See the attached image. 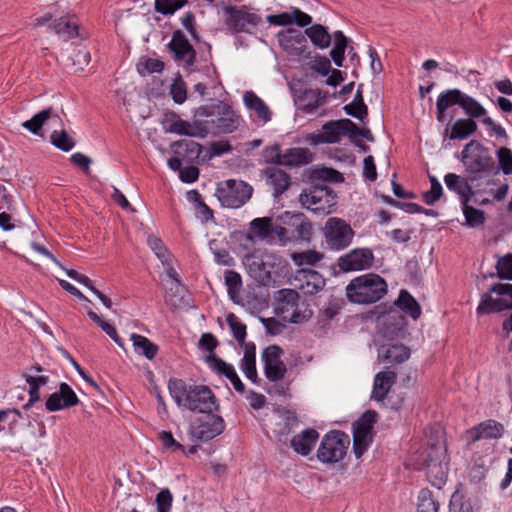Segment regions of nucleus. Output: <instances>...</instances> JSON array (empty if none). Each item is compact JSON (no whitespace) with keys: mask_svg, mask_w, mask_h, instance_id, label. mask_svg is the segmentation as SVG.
<instances>
[{"mask_svg":"<svg viewBox=\"0 0 512 512\" xmlns=\"http://www.w3.org/2000/svg\"><path fill=\"white\" fill-rule=\"evenodd\" d=\"M299 201L304 208L327 215L336 203V195L326 186H313L300 194Z\"/></svg>","mask_w":512,"mask_h":512,"instance_id":"nucleus-9","label":"nucleus"},{"mask_svg":"<svg viewBox=\"0 0 512 512\" xmlns=\"http://www.w3.org/2000/svg\"><path fill=\"white\" fill-rule=\"evenodd\" d=\"M49 119L61 121L58 115L53 114L52 108H47L35 114L31 119L23 122L22 126L31 133L38 134L44 123Z\"/></svg>","mask_w":512,"mask_h":512,"instance_id":"nucleus-40","label":"nucleus"},{"mask_svg":"<svg viewBox=\"0 0 512 512\" xmlns=\"http://www.w3.org/2000/svg\"><path fill=\"white\" fill-rule=\"evenodd\" d=\"M225 284L230 298L234 300L239 295L242 288L240 274L233 270H227L225 272Z\"/></svg>","mask_w":512,"mask_h":512,"instance_id":"nucleus-52","label":"nucleus"},{"mask_svg":"<svg viewBox=\"0 0 512 512\" xmlns=\"http://www.w3.org/2000/svg\"><path fill=\"white\" fill-rule=\"evenodd\" d=\"M226 25L234 32L250 33L261 22V17L249 6H226Z\"/></svg>","mask_w":512,"mask_h":512,"instance_id":"nucleus-10","label":"nucleus"},{"mask_svg":"<svg viewBox=\"0 0 512 512\" xmlns=\"http://www.w3.org/2000/svg\"><path fill=\"white\" fill-rule=\"evenodd\" d=\"M189 0H155V11L163 15H172L184 7Z\"/></svg>","mask_w":512,"mask_h":512,"instance_id":"nucleus-51","label":"nucleus"},{"mask_svg":"<svg viewBox=\"0 0 512 512\" xmlns=\"http://www.w3.org/2000/svg\"><path fill=\"white\" fill-rule=\"evenodd\" d=\"M324 235L331 249L341 250L348 247L354 237V231L345 220L337 217L328 218L324 226Z\"/></svg>","mask_w":512,"mask_h":512,"instance_id":"nucleus-11","label":"nucleus"},{"mask_svg":"<svg viewBox=\"0 0 512 512\" xmlns=\"http://www.w3.org/2000/svg\"><path fill=\"white\" fill-rule=\"evenodd\" d=\"M335 45L330 52V56L336 66L342 67L344 62V53L347 47V38L342 31L334 33Z\"/></svg>","mask_w":512,"mask_h":512,"instance_id":"nucleus-46","label":"nucleus"},{"mask_svg":"<svg viewBox=\"0 0 512 512\" xmlns=\"http://www.w3.org/2000/svg\"><path fill=\"white\" fill-rule=\"evenodd\" d=\"M318 438L319 433L315 429L309 428L292 437L290 444L297 454L307 456L313 450Z\"/></svg>","mask_w":512,"mask_h":512,"instance_id":"nucleus-27","label":"nucleus"},{"mask_svg":"<svg viewBox=\"0 0 512 512\" xmlns=\"http://www.w3.org/2000/svg\"><path fill=\"white\" fill-rule=\"evenodd\" d=\"M325 98L318 89H305L295 98V104L298 109L311 113L324 103Z\"/></svg>","mask_w":512,"mask_h":512,"instance_id":"nucleus-30","label":"nucleus"},{"mask_svg":"<svg viewBox=\"0 0 512 512\" xmlns=\"http://www.w3.org/2000/svg\"><path fill=\"white\" fill-rule=\"evenodd\" d=\"M147 243L151 250L155 253L157 258L164 264H170V254L166 247L164 246L162 240L156 236H149L147 239Z\"/></svg>","mask_w":512,"mask_h":512,"instance_id":"nucleus-53","label":"nucleus"},{"mask_svg":"<svg viewBox=\"0 0 512 512\" xmlns=\"http://www.w3.org/2000/svg\"><path fill=\"white\" fill-rule=\"evenodd\" d=\"M168 389L179 407L192 412L211 414L219 408L215 394L206 385H187L181 379H171Z\"/></svg>","mask_w":512,"mask_h":512,"instance_id":"nucleus-1","label":"nucleus"},{"mask_svg":"<svg viewBox=\"0 0 512 512\" xmlns=\"http://www.w3.org/2000/svg\"><path fill=\"white\" fill-rule=\"evenodd\" d=\"M350 439L341 431H331L324 435L317 449V459L324 464L341 461L347 452Z\"/></svg>","mask_w":512,"mask_h":512,"instance_id":"nucleus-5","label":"nucleus"},{"mask_svg":"<svg viewBox=\"0 0 512 512\" xmlns=\"http://www.w3.org/2000/svg\"><path fill=\"white\" fill-rule=\"evenodd\" d=\"M289 226L294 233V241H309L312 235L311 223L302 215L295 214L290 218Z\"/></svg>","mask_w":512,"mask_h":512,"instance_id":"nucleus-36","label":"nucleus"},{"mask_svg":"<svg viewBox=\"0 0 512 512\" xmlns=\"http://www.w3.org/2000/svg\"><path fill=\"white\" fill-rule=\"evenodd\" d=\"M206 361L216 373L229 379L238 393L242 394L245 392V386L232 364L225 362L215 354L209 355Z\"/></svg>","mask_w":512,"mask_h":512,"instance_id":"nucleus-23","label":"nucleus"},{"mask_svg":"<svg viewBox=\"0 0 512 512\" xmlns=\"http://www.w3.org/2000/svg\"><path fill=\"white\" fill-rule=\"evenodd\" d=\"M134 350L137 354L145 356L147 359L152 360L158 353V346L154 344L147 337L137 333L130 335Z\"/></svg>","mask_w":512,"mask_h":512,"instance_id":"nucleus-37","label":"nucleus"},{"mask_svg":"<svg viewBox=\"0 0 512 512\" xmlns=\"http://www.w3.org/2000/svg\"><path fill=\"white\" fill-rule=\"evenodd\" d=\"M189 194L192 195L190 199L197 203V216L204 222H208L209 220L213 219V211L202 201L201 195L195 190L191 191Z\"/></svg>","mask_w":512,"mask_h":512,"instance_id":"nucleus-60","label":"nucleus"},{"mask_svg":"<svg viewBox=\"0 0 512 512\" xmlns=\"http://www.w3.org/2000/svg\"><path fill=\"white\" fill-rule=\"evenodd\" d=\"M252 233L242 234L243 240L254 244L255 238L259 240H267L274 233L272 219L269 217L255 218L250 222Z\"/></svg>","mask_w":512,"mask_h":512,"instance_id":"nucleus-25","label":"nucleus"},{"mask_svg":"<svg viewBox=\"0 0 512 512\" xmlns=\"http://www.w3.org/2000/svg\"><path fill=\"white\" fill-rule=\"evenodd\" d=\"M497 276L501 279L512 280V254L500 257L496 264Z\"/></svg>","mask_w":512,"mask_h":512,"instance_id":"nucleus-59","label":"nucleus"},{"mask_svg":"<svg viewBox=\"0 0 512 512\" xmlns=\"http://www.w3.org/2000/svg\"><path fill=\"white\" fill-rule=\"evenodd\" d=\"M387 293V283L378 274L367 273L352 279L346 286L348 300L356 304H372Z\"/></svg>","mask_w":512,"mask_h":512,"instance_id":"nucleus-3","label":"nucleus"},{"mask_svg":"<svg viewBox=\"0 0 512 512\" xmlns=\"http://www.w3.org/2000/svg\"><path fill=\"white\" fill-rule=\"evenodd\" d=\"M79 398L74 390L65 382L60 383L59 390L49 395L45 408L49 412H56L65 408L76 406Z\"/></svg>","mask_w":512,"mask_h":512,"instance_id":"nucleus-18","label":"nucleus"},{"mask_svg":"<svg viewBox=\"0 0 512 512\" xmlns=\"http://www.w3.org/2000/svg\"><path fill=\"white\" fill-rule=\"evenodd\" d=\"M291 258L297 266H314L323 259V255L315 250H307L303 252L293 253L291 255Z\"/></svg>","mask_w":512,"mask_h":512,"instance_id":"nucleus-50","label":"nucleus"},{"mask_svg":"<svg viewBox=\"0 0 512 512\" xmlns=\"http://www.w3.org/2000/svg\"><path fill=\"white\" fill-rule=\"evenodd\" d=\"M163 124L168 133L199 138L207 136V130L202 126L201 118L188 122L181 119L176 113H170L166 115Z\"/></svg>","mask_w":512,"mask_h":512,"instance_id":"nucleus-13","label":"nucleus"},{"mask_svg":"<svg viewBox=\"0 0 512 512\" xmlns=\"http://www.w3.org/2000/svg\"><path fill=\"white\" fill-rule=\"evenodd\" d=\"M448 463L443 445H431L424 452V466L428 480L438 489L447 479Z\"/></svg>","mask_w":512,"mask_h":512,"instance_id":"nucleus-7","label":"nucleus"},{"mask_svg":"<svg viewBox=\"0 0 512 512\" xmlns=\"http://www.w3.org/2000/svg\"><path fill=\"white\" fill-rule=\"evenodd\" d=\"M503 432L504 426L490 419L467 431V435L472 442H476L481 439H498L503 435Z\"/></svg>","mask_w":512,"mask_h":512,"instance_id":"nucleus-24","label":"nucleus"},{"mask_svg":"<svg viewBox=\"0 0 512 512\" xmlns=\"http://www.w3.org/2000/svg\"><path fill=\"white\" fill-rule=\"evenodd\" d=\"M374 262V254L369 248H355L338 259L341 271L351 272L369 269Z\"/></svg>","mask_w":512,"mask_h":512,"instance_id":"nucleus-15","label":"nucleus"},{"mask_svg":"<svg viewBox=\"0 0 512 512\" xmlns=\"http://www.w3.org/2000/svg\"><path fill=\"white\" fill-rule=\"evenodd\" d=\"M243 349L244 355L240 360L239 367L246 378L252 382H256L258 379L256 369V346L253 342H248V344L244 345Z\"/></svg>","mask_w":512,"mask_h":512,"instance_id":"nucleus-33","label":"nucleus"},{"mask_svg":"<svg viewBox=\"0 0 512 512\" xmlns=\"http://www.w3.org/2000/svg\"><path fill=\"white\" fill-rule=\"evenodd\" d=\"M462 162L467 172L471 174L490 172L495 166L489 149L475 140L465 145L462 151Z\"/></svg>","mask_w":512,"mask_h":512,"instance_id":"nucleus-8","label":"nucleus"},{"mask_svg":"<svg viewBox=\"0 0 512 512\" xmlns=\"http://www.w3.org/2000/svg\"><path fill=\"white\" fill-rule=\"evenodd\" d=\"M227 324L230 327L234 338L238 342V344L241 347H244L245 344H248V342H245L246 338V325L243 324L240 319L233 313H229L227 315Z\"/></svg>","mask_w":512,"mask_h":512,"instance_id":"nucleus-49","label":"nucleus"},{"mask_svg":"<svg viewBox=\"0 0 512 512\" xmlns=\"http://www.w3.org/2000/svg\"><path fill=\"white\" fill-rule=\"evenodd\" d=\"M312 160V154L307 148H289L282 154L281 165L297 166L308 164Z\"/></svg>","mask_w":512,"mask_h":512,"instance_id":"nucleus-35","label":"nucleus"},{"mask_svg":"<svg viewBox=\"0 0 512 512\" xmlns=\"http://www.w3.org/2000/svg\"><path fill=\"white\" fill-rule=\"evenodd\" d=\"M439 502L433 493L427 489H421L418 494L417 512H438Z\"/></svg>","mask_w":512,"mask_h":512,"instance_id":"nucleus-44","label":"nucleus"},{"mask_svg":"<svg viewBox=\"0 0 512 512\" xmlns=\"http://www.w3.org/2000/svg\"><path fill=\"white\" fill-rule=\"evenodd\" d=\"M295 287L306 295H313L321 291L325 286L323 276L311 269H300L294 277Z\"/></svg>","mask_w":512,"mask_h":512,"instance_id":"nucleus-20","label":"nucleus"},{"mask_svg":"<svg viewBox=\"0 0 512 512\" xmlns=\"http://www.w3.org/2000/svg\"><path fill=\"white\" fill-rule=\"evenodd\" d=\"M243 102L246 108L254 112L256 117L263 123L271 120L272 113L265 102L253 91H246L243 95Z\"/></svg>","mask_w":512,"mask_h":512,"instance_id":"nucleus-31","label":"nucleus"},{"mask_svg":"<svg viewBox=\"0 0 512 512\" xmlns=\"http://www.w3.org/2000/svg\"><path fill=\"white\" fill-rule=\"evenodd\" d=\"M51 143L58 149L68 152L75 146V141L67 134L65 130L53 131Z\"/></svg>","mask_w":512,"mask_h":512,"instance_id":"nucleus-55","label":"nucleus"},{"mask_svg":"<svg viewBox=\"0 0 512 512\" xmlns=\"http://www.w3.org/2000/svg\"><path fill=\"white\" fill-rule=\"evenodd\" d=\"M169 50L174 55V60L185 69H190L196 59V51L189 43L181 30L173 32L172 39L168 44Z\"/></svg>","mask_w":512,"mask_h":512,"instance_id":"nucleus-14","label":"nucleus"},{"mask_svg":"<svg viewBox=\"0 0 512 512\" xmlns=\"http://www.w3.org/2000/svg\"><path fill=\"white\" fill-rule=\"evenodd\" d=\"M463 96L464 92H462L460 89H448L440 93L436 103L448 110L454 105L461 106Z\"/></svg>","mask_w":512,"mask_h":512,"instance_id":"nucleus-48","label":"nucleus"},{"mask_svg":"<svg viewBox=\"0 0 512 512\" xmlns=\"http://www.w3.org/2000/svg\"><path fill=\"white\" fill-rule=\"evenodd\" d=\"M277 38L280 47L290 56L300 57L304 55L307 49L306 36L296 29L289 28L281 31Z\"/></svg>","mask_w":512,"mask_h":512,"instance_id":"nucleus-17","label":"nucleus"},{"mask_svg":"<svg viewBox=\"0 0 512 512\" xmlns=\"http://www.w3.org/2000/svg\"><path fill=\"white\" fill-rule=\"evenodd\" d=\"M431 188L429 191L423 193V200L427 205H433L437 202L443 194L441 183L435 176H430Z\"/></svg>","mask_w":512,"mask_h":512,"instance_id":"nucleus-58","label":"nucleus"},{"mask_svg":"<svg viewBox=\"0 0 512 512\" xmlns=\"http://www.w3.org/2000/svg\"><path fill=\"white\" fill-rule=\"evenodd\" d=\"M342 125V119L327 122L320 133L312 136V143L315 145L339 143L343 136Z\"/></svg>","mask_w":512,"mask_h":512,"instance_id":"nucleus-26","label":"nucleus"},{"mask_svg":"<svg viewBox=\"0 0 512 512\" xmlns=\"http://www.w3.org/2000/svg\"><path fill=\"white\" fill-rule=\"evenodd\" d=\"M396 380V373L390 370L381 371L374 378L372 398L382 401L387 396L390 388Z\"/></svg>","mask_w":512,"mask_h":512,"instance_id":"nucleus-32","label":"nucleus"},{"mask_svg":"<svg viewBox=\"0 0 512 512\" xmlns=\"http://www.w3.org/2000/svg\"><path fill=\"white\" fill-rule=\"evenodd\" d=\"M247 270L249 275L259 284L265 285L271 279L270 271L267 269L265 263L260 259H248Z\"/></svg>","mask_w":512,"mask_h":512,"instance_id":"nucleus-43","label":"nucleus"},{"mask_svg":"<svg viewBox=\"0 0 512 512\" xmlns=\"http://www.w3.org/2000/svg\"><path fill=\"white\" fill-rule=\"evenodd\" d=\"M477 130V123L470 118L457 119L452 127L449 139H465Z\"/></svg>","mask_w":512,"mask_h":512,"instance_id":"nucleus-39","label":"nucleus"},{"mask_svg":"<svg viewBox=\"0 0 512 512\" xmlns=\"http://www.w3.org/2000/svg\"><path fill=\"white\" fill-rule=\"evenodd\" d=\"M267 21L276 26L296 24L298 27H307L312 23V17L297 7H290L289 11L275 15H268Z\"/></svg>","mask_w":512,"mask_h":512,"instance_id":"nucleus-21","label":"nucleus"},{"mask_svg":"<svg viewBox=\"0 0 512 512\" xmlns=\"http://www.w3.org/2000/svg\"><path fill=\"white\" fill-rule=\"evenodd\" d=\"M376 418L375 411H366L353 425V452L357 459L365 453L372 441L371 432Z\"/></svg>","mask_w":512,"mask_h":512,"instance_id":"nucleus-12","label":"nucleus"},{"mask_svg":"<svg viewBox=\"0 0 512 512\" xmlns=\"http://www.w3.org/2000/svg\"><path fill=\"white\" fill-rule=\"evenodd\" d=\"M225 429V422L221 416L208 414L205 420L192 427V436L201 441H208L220 435Z\"/></svg>","mask_w":512,"mask_h":512,"instance_id":"nucleus-19","label":"nucleus"},{"mask_svg":"<svg viewBox=\"0 0 512 512\" xmlns=\"http://www.w3.org/2000/svg\"><path fill=\"white\" fill-rule=\"evenodd\" d=\"M282 354L283 350L276 345H271L262 352L265 376L271 382L281 381L287 372L286 365L281 360Z\"/></svg>","mask_w":512,"mask_h":512,"instance_id":"nucleus-16","label":"nucleus"},{"mask_svg":"<svg viewBox=\"0 0 512 512\" xmlns=\"http://www.w3.org/2000/svg\"><path fill=\"white\" fill-rule=\"evenodd\" d=\"M253 188L242 180L228 179L219 182L215 196L223 207L239 208L252 196Z\"/></svg>","mask_w":512,"mask_h":512,"instance_id":"nucleus-4","label":"nucleus"},{"mask_svg":"<svg viewBox=\"0 0 512 512\" xmlns=\"http://www.w3.org/2000/svg\"><path fill=\"white\" fill-rule=\"evenodd\" d=\"M172 150L177 155H182L188 160L196 159L200 156L202 146L192 140H179L171 145Z\"/></svg>","mask_w":512,"mask_h":512,"instance_id":"nucleus-41","label":"nucleus"},{"mask_svg":"<svg viewBox=\"0 0 512 512\" xmlns=\"http://www.w3.org/2000/svg\"><path fill=\"white\" fill-rule=\"evenodd\" d=\"M266 183L273 189L275 197L284 193L290 186V176L283 170L276 167H268L262 171Z\"/></svg>","mask_w":512,"mask_h":512,"instance_id":"nucleus-28","label":"nucleus"},{"mask_svg":"<svg viewBox=\"0 0 512 512\" xmlns=\"http://www.w3.org/2000/svg\"><path fill=\"white\" fill-rule=\"evenodd\" d=\"M304 35L308 36L312 44L319 49H325L329 47L331 43V35L327 29L320 24L306 28Z\"/></svg>","mask_w":512,"mask_h":512,"instance_id":"nucleus-38","label":"nucleus"},{"mask_svg":"<svg viewBox=\"0 0 512 512\" xmlns=\"http://www.w3.org/2000/svg\"><path fill=\"white\" fill-rule=\"evenodd\" d=\"M158 440L160 441L162 447L169 451H177L183 450V446L174 439L172 433L170 431H160L158 432Z\"/></svg>","mask_w":512,"mask_h":512,"instance_id":"nucleus-63","label":"nucleus"},{"mask_svg":"<svg viewBox=\"0 0 512 512\" xmlns=\"http://www.w3.org/2000/svg\"><path fill=\"white\" fill-rule=\"evenodd\" d=\"M50 28L64 41L71 40L79 35L77 22L69 16L55 19Z\"/></svg>","mask_w":512,"mask_h":512,"instance_id":"nucleus-34","label":"nucleus"},{"mask_svg":"<svg viewBox=\"0 0 512 512\" xmlns=\"http://www.w3.org/2000/svg\"><path fill=\"white\" fill-rule=\"evenodd\" d=\"M170 95L177 104H182L187 99V86L180 75L174 78L170 85Z\"/></svg>","mask_w":512,"mask_h":512,"instance_id":"nucleus-54","label":"nucleus"},{"mask_svg":"<svg viewBox=\"0 0 512 512\" xmlns=\"http://www.w3.org/2000/svg\"><path fill=\"white\" fill-rule=\"evenodd\" d=\"M499 169L505 175L512 174V151L507 147H501L497 151Z\"/></svg>","mask_w":512,"mask_h":512,"instance_id":"nucleus-61","label":"nucleus"},{"mask_svg":"<svg viewBox=\"0 0 512 512\" xmlns=\"http://www.w3.org/2000/svg\"><path fill=\"white\" fill-rule=\"evenodd\" d=\"M173 502V495L169 489H162L156 495V506L158 512H170Z\"/></svg>","mask_w":512,"mask_h":512,"instance_id":"nucleus-62","label":"nucleus"},{"mask_svg":"<svg viewBox=\"0 0 512 512\" xmlns=\"http://www.w3.org/2000/svg\"><path fill=\"white\" fill-rule=\"evenodd\" d=\"M468 203L469 202L462 203V210L467 226L472 228L482 226L485 222V213L480 209L470 206Z\"/></svg>","mask_w":512,"mask_h":512,"instance_id":"nucleus-47","label":"nucleus"},{"mask_svg":"<svg viewBox=\"0 0 512 512\" xmlns=\"http://www.w3.org/2000/svg\"><path fill=\"white\" fill-rule=\"evenodd\" d=\"M444 182L450 191L460 196L461 203L469 202L474 196V190L466 178L454 173H448L444 176Z\"/></svg>","mask_w":512,"mask_h":512,"instance_id":"nucleus-29","label":"nucleus"},{"mask_svg":"<svg viewBox=\"0 0 512 512\" xmlns=\"http://www.w3.org/2000/svg\"><path fill=\"white\" fill-rule=\"evenodd\" d=\"M279 294L282 301L281 310L283 313H289L290 308H294L299 304L300 297L297 291L292 289H283L279 291Z\"/></svg>","mask_w":512,"mask_h":512,"instance_id":"nucleus-57","label":"nucleus"},{"mask_svg":"<svg viewBox=\"0 0 512 512\" xmlns=\"http://www.w3.org/2000/svg\"><path fill=\"white\" fill-rule=\"evenodd\" d=\"M195 117L201 118V124L208 134H228L238 129L241 118L224 102L199 107Z\"/></svg>","mask_w":512,"mask_h":512,"instance_id":"nucleus-2","label":"nucleus"},{"mask_svg":"<svg viewBox=\"0 0 512 512\" xmlns=\"http://www.w3.org/2000/svg\"><path fill=\"white\" fill-rule=\"evenodd\" d=\"M449 512H474L469 500L463 494L455 491L450 499Z\"/></svg>","mask_w":512,"mask_h":512,"instance_id":"nucleus-56","label":"nucleus"},{"mask_svg":"<svg viewBox=\"0 0 512 512\" xmlns=\"http://www.w3.org/2000/svg\"><path fill=\"white\" fill-rule=\"evenodd\" d=\"M395 304L404 312L409 314L414 320L421 315V307L413 296L406 290H401Z\"/></svg>","mask_w":512,"mask_h":512,"instance_id":"nucleus-42","label":"nucleus"},{"mask_svg":"<svg viewBox=\"0 0 512 512\" xmlns=\"http://www.w3.org/2000/svg\"><path fill=\"white\" fill-rule=\"evenodd\" d=\"M512 309V284L498 283L482 294L477 314L484 315Z\"/></svg>","mask_w":512,"mask_h":512,"instance_id":"nucleus-6","label":"nucleus"},{"mask_svg":"<svg viewBox=\"0 0 512 512\" xmlns=\"http://www.w3.org/2000/svg\"><path fill=\"white\" fill-rule=\"evenodd\" d=\"M465 114L470 118H480L486 115V109L475 98L464 93L461 106Z\"/></svg>","mask_w":512,"mask_h":512,"instance_id":"nucleus-45","label":"nucleus"},{"mask_svg":"<svg viewBox=\"0 0 512 512\" xmlns=\"http://www.w3.org/2000/svg\"><path fill=\"white\" fill-rule=\"evenodd\" d=\"M410 354V349L402 343L383 344L378 348V361L398 365L407 361Z\"/></svg>","mask_w":512,"mask_h":512,"instance_id":"nucleus-22","label":"nucleus"},{"mask_svg":"<svg viewBox=\"0 0 512 512\" xmlns=\"http://www.w3.org/2000/svg\"><path fill=\"white\" fill-rule=\"evenodd\" d=\"M263 158L266 163L281 165L282 153L278 144L270 145L264 148Z\"/></svg>","mask_w":512,"mask_h":512,"instance_id":"nucleus-64","label":"nucleus"}]
</instances>
